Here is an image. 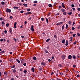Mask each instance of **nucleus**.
<instances>
[{
	"mask_svg": "<svg viewBox=\"0 0 80 80\" xmlns=\"http://www.w3.org/2000/svg\"><path fill=\"white\" fill-rule=\"evenodd\" d=\"M68 15H72V12H68Z\"/></svg>",
	"mask_w": 80,
	"mask_h": 80,
	"instance_id": "obj_30",
	"label": "nucleus"
},
{
	"mask_svg": "<svg viewBox=\"0 0 80 80\" xmlns=\"http://www.w3.org/2000/svg\"><path fill=\"white\" fill-rule=\"evenodd\" d=\"M77 10H78V11H80V8H77Z\"/></svg>",
	"mask_w": 80,
	"mask_h": 80,
	"instance_id": "obj_39",
	"label": "nucleus"
},
{
	"mask_svg": "<svg viewBox=\"0 0 80 80\" xmlns=\"http://www.w3.org/2000/svg\"><path fill=\"white\" fill-rule=\"evenodd\" d=\"M57 80H61V79H59L58 78H57Z\"/></svg>",
	"mask_w": 80,
	"mask_h": 80,
	"instance_id": "obj_63",
	"label": "nucleus"
},
{
	"mask_svg": "<svg viewBox=\"0 0 80 80\" xmlns=\"http://www.w3.org/2000/svg\"><path fill=\"white\" fill-rule=\"evenodd\" d=\"M6 12H9V13H10V12H11V10L8 8H7L6 9Z\"/></svg>",
	"mask_w": 80,
	"mask_h": 80,
	"instance_id": "obj_3",
	"label": "nucleus"
},
{
	"mask_svg": "<svg viewBox=\"0 0 80 80\" xmlns=\"http://www.w3.org/2000/svg\"><path fill=\"white\" fill-rule=\"evenodd\" d=\"M60 8H62V6H59L58 10H60Z\"/></svg>",
	"mask_w": 80,
	"mask_h": 80,
	"instance_id": "obj_31",
	"label": "nucleus"
},
{
	"mask_svg": "<svg viewBox=\"0 0 80 80\" xmlns=\"http://www.w3.org/2000/svg\"><path fill=\"white\" fill-rule=\"evenodd\" d=\"M23 12H24V11H20V13H23Z\"/></svg>",
	"mask_w": 80,
	"mask_h": 80,
	"instance_id": "obj_47",
	"label": "nucleus"
},
{
	"mask_svg": "<svg viewBox=\"0 0 80 80\" xmlns=\"http://www.w3.org/2000/svg\"><path fill=\"white\" fill-rule=\"evenodd\" d=\"M78 29L80 28V25L79 26V27H78Z\"/></svg>",
	"mask_w": 80,
	"mask_h": 80,
	"instance_id": "obj_64",
	"label": "nucleus"
},
{
	"mask_svg": "<svg viewBox=\"0 0 80 80\" xmlns=\"http://www.w3.org/2000/svg\"><path fill=\"white\" fill-rule=\"evenodd\" d=\"M73 67H74V68H75V67H76V65H73Z\"/></svg>",
	"mask_w": 80,
	"mask_h": 80,
	"instance_id": "obj_57",
	"label": "nucleus"
},
{
	"mask_svg": "<svg viewBox=\"0 0 80 80\" xmlns=\"http://www.w3.org/2000/svg\"><path fill=\"white\" fill-rule=\"evenodd\" d=\"M27 10L28 12H30V11L31 10V9H30V8H29V9H28Z\"/></svg>",
	"mask_w": 80,
	"mask_h": 80,
	"instance_id": "obj_34",
	"label": "nucleus"
},
{
	"mask_svg": "<svg viewBox=\"0 0 80 80\" xmlns=\"http://www.w3.org/2000/svg\"><path fill=\"white\" fill-rule=\"evenodd\" d=\"M9 32L10 33H12V29H10L9 30Z\"/></svg>",
	"mask_w": 80,
	"mask_h": 80,
	"instance_id": "obj_55",
	"label": "nucleus"
},
{
	"mask_svg": "<svg viewBox=\"0 0 80 80\" xmlns=\"http://www.w3.org/2000/svg\"><path fill=\"white\" fill-rule=\"evenodd\" d=\"M46 20L47 22V23H48V19L46 18Z\"/></svg>",
	"mask_w": 80,
	"mask_h": 80,
	"instance_id": "obj_33",
	"label": "nucleus"
},
{
	"mask_svg": "<svg viewBox=\"0 0 80 80\" xmlns=\"http://www.w3.org/2000/svg\"><path fill=\"white\" fill-rule=\"evenodd\" d=\"M54 37L55 38H57V35H55L54 36Z\"/></svg>",
	"mask_w": 80,
	"mask_h": 80,
	"instance_id": "obj_62",
	"label": "nucleus"
},
{
	"mask_svg": "<svg viewBox=\"0 0 80 80\" xmlns=\"http://www.w3.org/2000/svg\"><path fill=\"white\" fill-rule=\"evenodd\" d=\"M61 11H62V12H64L65 11V10L63 9H61Z\"/></svg>",
	"mask_w": 80,
	"mask_h": 80,
	"instance_id": "obj_32",
	"label": "nucleus"
},
{
	"mask_svg": "<svg viewBox=\"0 0 80 80\" xmlns=\"http://www.w3.org/2000/svg\"><path fill=\"white\" fill-rule=\"evenodd\" d=\"M23 72L24 73H27V71L26 70H25L23 71Z\"/></svg>",
	"mask_w": 80,
	"mask_h": 80,
	"instance_id": "obj_35",
	"label": "nucleus"
},
{
	"mask_svg": "<svg viewBox=\"0 0 80 80\" xmlns=\"http://www.w3.org/2000/svg\"><path fill=\"white\" fill-rule=\"evenodd\" d=\"M17 71L15 69H14L13 71V73H15L16 72V71Z\"/></svg>",
	"mask_w": 80,
	"mask_h": 80,
	"instance_id": "obj_29",
	"label": "nucleus"
},
{
	"mask_svg": "<svg viewBox=\"0 0 80 80\" xmlns=\"http://www.w3.org/2000/svg\"><path fill=\"white\" fill-rule=\"evenodd\" d=\"M6 27H9V23H7L6 25Z\"/></svg>",
	"mask_w": 80,
	"mask_h": 80,
	"instance_id": "obj_36",
	"label": "nucleus"
},
{
	"mask_svg": "<svg viewBox=\"0 0 80 80\" xmlns=\"http://www.w3.org/2000/svg\"><path fill=\"white\" fill-rule=\"evenodd\" d=\"M7 42L8 43H10V40H9V39H8L7 40Z\"/></svg>",
	"mask_w": 80,
	"mask_h": 80,
	"instance_id": "obj_37",
	"label": "nucleus"
},
{
	"mask_svg": "<svg viewBox=\"0 0 80 80\" xmlns=\"http://www.w3.org/2000/svg\"><path fill=\"white\" fill-rule=\"evenodd\" d=\"M32 70L33 72H35V68H32L31 69Z\"/></svg>",
	"mask_w": 80,
	"mask_h": 80,
	"instance_id": "obj_11",
	"label": "nucleus"
},
{
	"mask_svg": "<svg viewBox=\"0 0 80 80\" xmlns=\"http://www.w3.org/2000/svg\"><path fill=\"white\" fill-rule=\"evenodd\" d=\"M63 15H66L67 14V12H65L63 13Z\"/></svg>",
	"mask_w": 80,
	"mask_h": 80,
	"instance_id": "obj_24",
	"label": "nucleus"
},
{
	"mask_svg": "<svg viewBox=\"0 0 80 80\" xmlns=\"http://www.w3.org/2000/svg\"><path fill=\"white\" fill-rule=\"evenodd\" d=\"M75 22H73V24H72V25L73 26V25L75 24Z\"/></svg>",
	"mask_w": 80,
	"mask_h": 80,
	"instance_id": "obj_59",
	"label": "nucleus"
},
{
	"mask_svg": "<svg viewBox=\"0 0 80 80\" xmlns=\"http://www.w3.org/2000/svg\"><path fill=\"white\" fill-rule=\"evenodd\" d=\"M41 64L43 65H44V67H45V63L43 62H42L41 63Z\"/></svg>",
	"mask_w": 80,
	"mask_h": 80,
	"instance_id": "obj_12",
	"label": "nucleus"
},
{
	"mask_svg": "<svg viewBox=\"0 0 80 80\" xmlns=\"http://www.w3.org/2000/svg\"><path fill=\"white\" fill-rule=\"evenodd\" d=\"M13 8H14V9L16 8L17 9H18V7H13Z\"/></svg>",
	"mask_w": 80,
	"mask_h": 80,
	"instance_id": "obj_27",
	"label": "nucleus"
},
{
	"mask_svg": "<svg viewBox=\"0 0 80 80\" xmlns=\"http://www.w3.org/2000/svg\"><path fill=\"white\" fill-rule=\"evenodd\" d=\"M62 24H63V22H62L57 23L56 24V25L58 26L60 25H62Z\"/></svg>",
	"mask_w": 80,
	"mask_h": 80,
	"instance_id": "obj_4",
	"label": "nucleus"
},
{
	"mask_svg": "<svg viewBox=\"0 0 80 80\" xmlns=\"http://www.w3.org/2000/svg\"><path fill=\"white\" fill-rule=\"evenodd\" d=\"M61 58L62 60H65V55L64 54L62 55L61 56Z\"/></svg>",
	"mask_w": 80,
	"mask_h": 80,
	"instance_id": "obj_1",
	"label": "nucleus"
},
{
	"mask_svg": "<svg viewBox=\"0 0 80 80\" xmlns=\"http://www.w3.org/2000/svg\"><path fill=\"white\" fill-rule=\"evenodd\" d=\"M71 7H75V5L74 4H72L71 5Z\"/></svg>",
	"mask_w": 80,
	"mask_h": 80,
	"instance_id": "obj_44",
	"label": "nucleus"
},
{
	"mask_svg": "<svg viewBox=\"0 0 80 80\" xmlns=\"http://www.w3.org/2000/svg\"><path fill=\"white\" fill-rule=\"evenodd\" d=\"M1 4L2 5H4V4H5V2H2L1 3Z\"/></svg>",
	"mask_w": 80,
	"mask_h": 80,
	"instance_id": "obj_23",
	"label": "nucleus"
},
{
	"mask_svg": "<svg viewBox=\"0 0 80 80\" xmlns=\"http://www.w3.org/2000/svg\"><path fill=\"white\" fill-rule=\"evenodd\" d=\"M23 62H24V59H22L21 60V63H23Z\"/></svg>",
	"mask_w": 80,
	"mask_h": 80,
	"instance_id": "obj_17",
	"label": "nucleus"
},
{
	"mask_svg": "<svg viewBox=\"0 0 80 80\" xmlns=\"http://www.w3.org/2000/svg\"><path fill=\"white\" fill-rule=\"evenodd\" d=\"M65 39H63L62 41V43H65Z\"/></svg>",
	"mask_w": 80,
	"mask_h": 80,
	"instance_id": "obj_19",
	"label": "nucleus"
},
{
	"mask_svg": "<svg viewBox=\"0 0 80 80\" xmlns=\"http://www.w3.org/2000/svg\"><path fill=\"white\" fill-rule=\"evenodd\" d=\"M7 30H5L4 31L5 33H7Z\"/></svg>",
	"mask_w": 80,
	"mask_h": 80,
	"instance_id": "obj_49",
	"label": "nucleus"
},
{
	"mask_svg": "<svg viewBox=\"0 0 80 80\" xmlns=\"http://www.w3.org/2000/svg\"><path fill=\"white\" fill-rule=\"evenodd\" d=\"M4 24H5V23L4 22H2V25H4Z\"/></svg>",
	"mask_w": 80,
	"mask_h": 80,
	"instance_id": "obj_56",
	"label": "nucleus"
},
{
	"mask_svg": "<svg viewBox=\"0 0 80 80\" xmlns=\"http://www.w3.org/2000/svg\"><path fill=\"white\" fill-rule=\"evenodd\" d=\"M75 35H76V34H74L73 35V37H75Z\"/></svg>",
	"mask_w": 80,
	"mask_h": 80,
	"instance_id": "obj_42",
	"label": "nucleus"
},
{
	"mask_svg": "<svg viewBox=\"0 0 80 80\" xmlns=\"http://www.w3.org/2000/svg\"><path fill=\"white\" fill-rule=\"evenodd\" d=\"M23 5H24V6H25L26 7H27V4L24 3L23 4Z\"/></svg>",
	"mask_w": 80,
	"mask_h": 80,
	"instance_id": "obj_20",
	"label": "nucleus"
},
{
	"mask_svg": "<svg viewBox=\"0 0 80 80\" xmlns=\"http://www.w3.org/2000/svg\"><path fill=\"white\" fill-rule=\"evenodd\" d=\"M77 35H78V37H80V34L79 33H78Z\"/></svg>",
	"mask_w": 80,
	"mask_h": 80,
	"instance_id": "obj_46",
	"label": "nucleus"
},
{
	"mask_svg": "<svg viewBox=\"0 0 80 80\" xmlns=\"http://www.w3.org/2000/svg\"><path fill=\"white\" fill-rule=\"evenodd\" d=\"M65 28V26L63 25L62 27V30H63V29H64V28Z\"/></svg>",
	"mask_w": 80,
	"mask_h": 80,
	"instance_id": "obj_18",
	"label": "nucleus"
},
{
	"mask_svg": "<svg viewBox=\"0 0 80 80\" xmlns=\"http://www.w3.org/2000/svg\"><path fill=\"white\" fill-rule=\"evenodd\" d=\"M58 72H59L58 70H57V73L56 74V76L57 77L58 76Z\"/></svg>",
	"mask_w": 80,
	"mask_h": 80,
	"instance_id": "obj_10",
	"label": "nucleus"
},
{
	"mask_svg": "<svg viewBox=\"0 0 80 80\" xmlns=\"http://www.w3.org/2000/svg\"><path fill=\"white\" fill-rule=\"evenodd\" d=\"M62 7H63V8H65V5H64V3H62Z\"/></svg>",
	"mask_w": 80,
	"mask_h": 80,
	"instance_id": "obj_9",
	"label": "nucleus"
},
{
	"mask_svg": "<svg viewBox=\"0 0 80 80\" xmlns=\"http://www.w3.org/2000/svg\"><path fill=\"white\" fill-rule=\"evenodd\" d=\"M68 24H66V29H67V28H68Z\"/></svg>",
	"mask_w": 80,
	"mask_h": 80,
	"instance_id": "obj_26",
	"label": "nucleus"
},
{
	"mask_svg": "<svg viewBox=\"0 0 80 80\" xmlns=\"http://www.w3.org/2000/svg\"><path fill=\"white\" fill-rule=\"evenodd\" d=\"M14 40L15 42H16V41H17V39L15 38H14Z\"/></svg>",
	"mask_w": 80,
	"mask_h": 80,
	"instance_id": "obj_61",
	"label": "nucleus"
},
{
	"mask_svg": "<svg viewBox=\"0 0 80 80\" xmlns=\"http://www.w3.org/2000/svg\"><path fill=\"white\" fill-rule=\"evenodd\" d=\"M76 43H77V41H76L75 42H74L73 44V45H76Z\"/></svg>",
	"mask_w": 80,
	"mask_h": 80,
	"instance_id": "obj_45",
	"label": "nucleus"
},
{
	"mask_svg": "<svg viewBox=\"0 0 80 80\" xmlns=\"http://www.w3.org/2000/svg\"><path fill=\"white\" fill-rule=\"evenodd\" d=\"M72 30H75V28H74V27H73L72 28Z\"/></svg>",
	"mask_w": 80,
	"mask_h": 80,
	"instance_id": "obj_41",
	"label": "nucleus"
},
{
	"mask_svg": "<svg viewBox=\"0 0 80 80\" xmlns=\"http://www.w3.org/2000/svg\"><path fill=\"white\" fill-rule=\"evenodd\" d=\"M44 52L45 53H48V51L47 50V49H45Z\"/></svg>",
	"mask_w": 80,
	"mask_h": 80,
	"instance_id": "obj_22",
	"label": "nucleus"
},
{
	"mask_svg": "<svg viewBox=\"0 0 80 80\" xmlns=\"http://www.w3.org/2000/svg\"><path fill=\"white\" fill-rule=\"evenodd\" d=\"M10 18L12 19V18H13V17L12 16H11L10 17Z\"/></svg>",
	"mask_w": 80,
	"mask_h": 80,
	"instance_id": "obj_52",
	"label": "nucleus"
},
{
	"mask_svg": "<svg viewBox=\"0 0 80 80\" xmlns=\"http://www.w3.org/2000/svg\"><path fill=\"white\" fill-rule=\"evenodd\" d=\"M33 60H37V58L35 57H33Z\"/></svg>",
	"mask_w": 80,
	"mask_h": 80,
	"instance_id": "obj_14",
	"label": "nucleus"
},
{
	"mask_svg": "<svg viewBox=\"0 0 80 80\" xmlns=\"http://www.w3.org/2000/svg\"><path fill=\"white\" fill-rule=\"evenodd\" d=\"M21 37L22 38H25V37L24 36H21Z\"/></svg>",
	"mask_w": 80,
	"mask_h": 80,
	"instance_id": "obj_53",
	"label": "nucleus"
},
{
	"mask_svg": "<svg viewBox=\"0 0 80 80\" xmlns=\"http://www.w3.org/2000/svg\"><path fill=\"white\" fill-rule=\"evenodd\" d=\"M16 61H17V62H18V63H20V60H19L17 59H16Z\"/></svg>",
	"mask_w": 80,
	"mask_h": 80,
	"instance_id": "obj_15",
	"label": "nucleus"
},
{
	"mask_svg": "<svg viewBox=\"0 0 80 80\" xmlns=\"http://www.w3.org/2000/svg\"><path fill=\"white\" fill-rule=\"evenodd\" d=\"M68 23L70 25H71V24H72V22H71V21H69L68 22Z\"/></svg>",
	"mask_w": 80,
	"mask_h": 80,
	"instance_id": "obj_28",
	"label": "nucleus"
},
{
	"mask_svg": "<svg viewBox=\"0 0 80 80\" xmlns=\"http://www.w3.org/2000/svg\"><path fill=\"white\" fill-rule=\"evenodd\" d=\"M30 14H32V12H28L25 13V15H26Z\"/></svg>",
	"mask_w": 80,
	"mask_h": 80,
	"instance_id": "obj_8",
	"label": "nucleus"
},
{
	"mask_svg": "<svg viewBox=\"0 0 80 80\" xmlns=\"http://www.w3.org/2000/svg\"><path fill=\"white\" fill-rule=\"evenodd\" d=\"M4 74H5V75H7V72H4Z\"/></svg>",
	"mask_w": 80,
	"mask_h": 80,
	"instance_id": "obj_25",
	"label": "nucleus"
},
{
	"mask_svg": "<svg viewBox=\"0 0 80 80\" xmlns=\"http://www.w3.org/2000/svg\"><path fill=\"white\" fill-rule=\"evenodd\" d=\"M50 38H48V39H47L46 40V42H49V41H50Z\"/></svg>",
	"mask_w": 80,
	"mask_h": 80,
	"instance_id": "obj_21",
	"label": "nucleus"
},
{
	"mask_svg": "<svg viewBox=\"0 0 80 80\" xmlns=\"http://www.w3.org/2000/svg\"><path fill=\"white\" fill-rule=\"evenodd\" d=\"M3 39H1L0 40V42H3Z\"/></svg>",
	"mask_w": 80,
	"mask_h": 80,
	"instance_id": "obj_40",
	"label": "nucleus"
},
{
	"mask_svg": "<svg viewBox=\"0 0 80 80\" xmlns=\"http://www.w3.org/2000/svg\"><path fill=\"white\" fill-rule=\"evenodd\" d=\"M23 65L24 66H25H25H26V63H24L23 64Z\"/></svg>",
	"mask_w": 80,
	"mask_h": 80,
	"instance_id": "obj_48",
	"label": "nucleus"
},
{
	"mask_svg": "<svg viewBox=\"0 0 80 80\" xmlns=\"http://www.w3.org/2000/svg\"><path fill=\"white\" fill-rule=\"evenodd\" d=\"M52 60H53V59H54V57L52 56Z\"/></svg>",
	"mask_w": 80,
	"mask_h": 80,
	"instance_id": "obj_58",
	"label": "nucleus"
},
{
	"mask_svg": "<svg viewBox=\"0 0 80 80\" xmlns=\"http://www.w3.org/2000/svg\"><path fill=\"white\" fill-rule=\"evenodd\" d=\"M68 45V40H66L65 45L66 46H67Z\"/></svg>",
	"mask_w": 80,
	"mask_h": 80,
	"instance_id": "obj_6",
	"label": "nucleus"
},
{
	"mask_svg": "<svg viewBox=\"0 0 80 80\" xmlns=\"http://www.w3.org/2000/svg\"><path fill=\"white\" fill-rule=\"evenodd\" d=\"M48 6L49 7H51V8H52V7H53L52 5L51 4H49L48 5Z\"/></svg>",
	"mask_w": 80,
	"mask_h": 80,
	"instance_id": "obj_13",
	"label": "nucleus"
},
{
	"mask_svg": "<svg viewBox=\"0 0 80 80\" xmlns=\"http://www.w3.org/2000/svg\"><path fill=\"white\" fill-rule=\"evenodd\" d=\"M33 27H34L33 26V25H32L31 28V30L32 32L35 31V30L34 29V28H33Z\"/></svg>",
	"mask_w": 80,
	"mask_h": 80,
	"instance_id": "obj_2",
	"label": "nucleus"
},
{
	"mask_svg": "<svg viewBox=\"0 0 80 80\" xmlns=\"http://www.w3.org/2000/svg\"><path fill=\"white\" fill-rule=\"evenodd\" d=\"M72 58L73 59H75V58H76V56H75V55H74L72 56Z\"/></svg>",
	"mask_w": 80,
	"mask_h": 80,
	"instance_id": "obj_16",
	"label": "nucleus"
},
{
	"mask_svg": "<svg viewBox=\"0 0 80 80\" xmlns=\"http://www.w3.org/2000/svg\"><path fill=\"white\" fill-rule=\"evenodd\" d=\"M58 66L59 67H62V64H59L58 65Z\"/></svg>",
	"mask_w": 80,
	"mask_h": 80,
	"instance_id": "obj_38",
	"label": "nucleus"
},
{
	"mask_svg": "<svg viewBox=\"0 0 80 80\" xmlns=\"http://www.w3.org/2000/svg\"><path fill=\"white\" fill-rule=\"evenodd\" d=\"M80 77V75L79 74L77 75V77Z\"/></svg>",
	"mask_w": 80,
	"mask_h": 80,
	"instance_id": "obj_60",
	"label": "nucleus"
},
{
	"mask_svg": "<svg viewBox=\"0 0 80 80\" xmlns=\"http://www.w3.org/2000/svg\"><path fill=\"white\" fill-rule=\"evenodd\" d=\"M14 27L15 28H17V22H15L14 24Z\"/></svg>",
	"mask_w": 80,
	"mask_h": 80,
	"instance_id": "obj_7",
	"label": "nucleus"
},
{
	"mask_svg": "<svg viewBox=\"0 0 80 80\" xmlns=\"http://www.w3.org/2000/svg\"><path fill=\"white\" fill-rule=\"evenodd\" d=\"M72 58V55H69L68 56V59H71Z\"/></svg>",
	"mask_w": 80,
	"mask_h": 80,
	"instance_id": "obj_5",
	"label": "nucleus"
},
{
	"mask_svg": "<svg viewBox=\"0 0 80 80\" xmlns=\"http://www.w3.org/2000/svg\"><path fill=\"white\" fill-rule=\"evenodd\" d=\"M59 74L61 75H63V73H62V72L60 73Z\"/></svg>",
	"mask_w": 80,
	"mask_h": 80,
	"instance_id": "obj_43",
	"label": "nucleus"
},
{
	"mask_svg": "<svg viewBox=\"0 0 80 80\" xmlns=\"http://www.w3.org/2000/svg\"><path fill=\"white\" fill-rule=\"evenodd\" d=\"M38 2L37 1H34V3H37Z\"/></svg>",
	"mask_w": 80,
	"mask_h": 80,
	"instance_id": "obj_54",
	"label": "nucleus"
},
{
	"mask_svg": "<svg viewBox=\"0 0 80 80\" xmlns=\"http://www.w3.org/2000/svg\"><path fill=\"white\" fill-rule=\"evenodd\" d=\"M41 20L42 21H43L44 20V18H41Z\"/></svg>",
	"mask_w": 80,
	"mask_h": 80,
	"instance_id": "obj_50",
	"label": "nucleus"
},
{
	"mask_svg": "<svg viewBox=\"0 0 80 80\" xmlns=\"http://www.w3.org/2000/svg\"><path fill=\"white\" fill-rule=\"evenodd\" d=\"M0 20L2 21L3 20V18H0Z\"/></svg>",
	"mask_w": 80,
	"mask_h": 80,
	"instance_id": "obj_51",
	"label": "nucleus"
}]
</instances>
